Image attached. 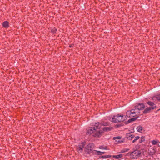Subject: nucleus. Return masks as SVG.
<instances>
[{
	"mask_svg": "<svg viewBox=\"0 0 160 160\" xmlns=\"http://www.w3.org/2000/svg\"><path fill=\"white\" fill-rule=\"evenodd\" d=\"M141 153V151H133L130 154V158L132 159L137 158Z\"/></svg>",
	"mask_w": 160,
	"mask_h": 160,
	"instance_id": "nucleus-3",
	"label": "nucleus"
},
{
	"mask_svg": "<svg viewBox=\"0 0 160 160\" xmlns=\"http://www.w3.org/2000/svg\"><path fill=\"white\" fill-rule=\"evenodd\" d=\"M135 109L136 110L137 109L138 110H142L143 109L145 108V105L143 103H140L138 104V105L135 106Z\"/></svg>",
	"mask_w": 160,
	"mask_h": 160,
	"instance_id": "nucleus-5",
	"label": "nucleus"
},
{
	"mask_svg": "<svg viewBox=\"0 0 160 160\" xmlns=\"http://www.w3.org/2000/svg\"><path fill=\"white\" fill-rule=\"evenodd\" d=\"M140 138V137L138 136L135 137L134 139L132 141V142H134L138 140Z\"/></svg>",
	"mask_w": 160,
	"mask_h": 160,
	"instance_id": "nucleus-24",
	"label": "nucleus"
},
{
	"mask_svg": "<svg viewBox=\"0 0 160 160\" xmlns=\"http://www.w3.org/2000/svg\"><path fill=\"white\" fill-rule=\"evenodd\" d=\"M111 157V155H106L101 156L99 158H110Z\"/></svg>",
	"mask_w": 160,
	"mask_h": 160,
	"instance_id": "nucleus-17",
	"label": "nucleus"
},
{
	"mask_svg": "<svg viewBox=\"0 0 160 160\" xmlns=\"http://www.w3.org/2000/svg\"><path fill=\"white\" fill-rule=\"evenodd\" d=\"M102 131L101 130H99L98 132H97V133L93 135V136L94 137H99L101 135V133H102Z\"/></svg>",
	"mask_w": 160,
	"mask_h": 160,
	"instance_id": "nucleus-11",
	"label": "nucleus"
},
{
	"mask_svg": "<svg viewBox=\"0 0 160 160\" xmlns=\"http://www.w3.org/2000/svg\"><path fill=\"white\" fill-rule=\"evenodd\" d=\"M99 148L100 149L106 150L107 149V147L104 145H102L100 146Z\"/></svg>",
	"mask_w": 160,
	"mask_h": 160,
	"instance_id": "nucleus-18",
	"label": "nucleus"
},
{
	"mask_svg": "<svg viewBox=\"0 0 160 160\" xmlns=\"http://www.w3.org/2000/svg\"><path fill=\"white\" fill-rule=\"evenodd\" d=\"M114 143L118 144L121 143L123 142H124V140H114Z\"/></svg>",
	"mask_w": 160,
	"mask_h": 160,
	"instance_id": "nucleus-12",
	"label": "nucleus"
},
{
	"mask_svg": "<svg viewBox=\"0 0 160 160\" xmlns=\"http://www.w3.org/2000/svg\"><path fill=\"white\" fill-rule=\"evenodd\" d=\"M57 31V29L56 28H54L51 31L52 33H54L56 32Z\"/></svg>",
	"mask_w": 160,
	"mask_h": 160,
	"instance_id": "nucleus-26",
	"label": "nucleus"
},
{
	"mask_svg": "<svg viewBox=\"0 0 160 160\" xmlns=\"http://www.w3.org/2000/svg\"><path fill=\"white\" fill-rule=\"evenodd\" d=\"M96 151V153L98 155H101L102 154L105 153V152H101L99 151Z\"/></svg>",
	"mask_w": 160,
	"mask_h": 160,
	"instance_id": "nucleus-21",
	"label": "nucleus"
},
{
	"mask_svg": "<svg viewBox=\"0 0 160 160\" xmlns=\"http://www.w3.org/2000/svg\"><path fill=\"white\" fill-rule=\"evenodd\" d=\"M95 126L93 128L89 127L87 129V133H92L96 131V129H99L101 124L99 122L95 123Z\"/></svg>",
	"mask_w": 160,
	"mask_h": 160,
	"instance_id": "nucleus-2",
	"label": "nucleus"
},
{
	"mask_svg": "<svg viewBox=\"0 0 160 160\" xmlns=\"http://www.w3.org/2000/svg\"><path fill=\"white\" fill-rule=\"evenodd\" d=\"M85 142H82V145H79V148H80V150H82L83 148V146L85 145Z\"/></svg>",
	"mask_w": 160,
	"mask_h": 160,
	"instance_id": "nucleus-16",
	"label": "nucleus"
},
{
	"mask_svg": "<svg viewBox=\"0 0 160 160\" xmlns=\"http://www.w3.org/2000/svg\"><path fill=\"white\" fill-rule=\"evenodd\" d=\"M126 116L124 115H119L114 116L113 117L110 119V120L114 122H118L123 121L125 120Z\"/></svg>",
	"mask_w": 160,
	"mask_h": 160,
	"instance_id": "nucleus-1",
	"label": "nucleus"
},
{
	"mask_svg": "<svg viewBox=\"0 0 160 160\" xmlns=\"http://www.w3.org/2000/svg\"><path fill=\"white\" fill-rule=\"evenodd\" d=\"M156 98L158 100H160V95H157L156 96L154 97L153 98V99Z\"/></svg>",
	"mask_w": 160,
	"mask_h": 160,
	"instance_id": "nucleus-23",
	"label": "nucleus"
},
{
	"mask_svg": "<svg viewBox=\"0 0 160 160\" xmlns=\"http://www.w3.org/2000/svg\"><path fill=\"white\" fill-rule=\"evenodd\" d=\"M3 26L5 28H7L8 27V23L7 21L4 22L2 24Z\"/></svg>",
	"mask_w": 160,
	"mask_h": 160,
	"instance_id": "nucleus-13",
	"label": "nucleus"
},
{
	"mask_svg": "<svg viewBox=\"0 0 160 160\" xmlns=\"http://www.w3.org/2000/svg\"><path fill=\"white\" fill-rule=\"evenodd\" d=\"M147 103L149 105L152 106V107H155V108H156V106H155L154 103L152 102L148 101L147 102Z\"/></svg>",
	"mask_w": 160,
	"mask_h": 160,
	"instance_id": "nucleus-15",
	"label": "nucleus"
},
{
	"mask_svg": "<svg viewBox=\"0 0 160 160\" xmlns=\"http://www.w3.org/2000/svg\"><path fill=\"white\" fill-rule=\"evenodd\" d=\"M94 147L93 143H91L85 147L86 150H92Z\"/></svg>",
	"mask_w": 160,
	"mask_h": 160,
	"instance_id": "nucleus-6",
	"label": "nucleus"
},
{
	"mask_svg": "<svg viewBox=\"0 0 160 160\" xmlns=\"http://www.w3.org/2000/svg\"><path fill=\"white\" fill-rule=\"evenodd\" d=\"M155 151H150V152H148L150 156H152L155 154Z\"/></svg>",
	"mask_w": 160,
	"mask_h": 160,
	"instance_id": "nucleus-22",
	"label": "nucleus"
},
{
	"mask_svg": "<svg viewBox=\"0 0 160 160\" xmlns=\"http://www.w3.org/2000/svg\"><path fill=\"white\" fill-rule=\"evenodd\" d=\"M102 124L103 126H107L108 125V124L107 123H102Z\"/></svg>",
	"mask_w": 160,
	"mask_h": 160,
	"instance_id": "nucleus-28",
	"label": "nucleus"
},
{
	"mask_svg": "<svg viewBox=\"0 0 160 160\" xmlns=\"http://www.w3.org/2000/svg\"><path fill=\"white\" fill-rule=\"evenodd\" d=\"M123 157L122 154H120L116 155H113L112 157L115 159H119L122 158Z\"/></svg>",
	"mask_w": 160,
	"mask_h": 160,
	"instance_id": "nucleus-9",
	"label": "nucleus"
},
{
	"mask_svg": "<svg viewBox=\"0 0 160 160\" xmlns=\"http://www.w3.org/2000/svg\"><path fill=\"white\" fill-rule=\"evenodd\" d=\"M135 109H132L130 111H128L126 112V116L128 118L134 117L136 115V112Z\"/></svg>",
	"mask_w": 160,
	"mask_h": 160,
	"instance_id": "nucleus-4",
	"label": "nucleus"
},
{
	"mask_svg": "<svg viewBox=\"0 0 160 160\" xmlns=\"http://www.w3.org/2000/svg\"><path fill=\"white\" fill-rule=\"evenodd\" d=\"M143 128L141 126H139L137 128V130L139 132H141Z\"/></svg>",
	"mask_w": 160,
	"mask_h": 160,
	"instance_id": "nucleus-14",
	"label": "nucleus"
},
{
	"mask_svg": "<svg viewBox=\"0 0 160 160\" xmlns=\"http://www.w3.org/2000/svg\"><path fill=\"white\" fill-rule=\"evenodd\" d=\"M151 143L153 145H157L159 143V141L158 140H154L151 141Z\"/></svg>",
	"mask_w": 160,
	"mask_h": 160,
	"instance_id": "nucleus-10",
	"label": "nucleus"
},
{
	"mask_svg": "<svg viewBox=\"0 0 160 160\" xmlns=\"http://www.w3.org/2000/svg\"><path fill=\"white\" fill-rule=\"evenodd\" d=\"M85 151V153L87 154H89L91 152V151Z\"/></svg>",
	"mask_w": 160,
	"mask_h": 160,
	"instance_id": "nucleus-27",
	"label": "nucleus"
},
{
	"mask_svg": "<svg viewBox=\"0 0 160 160\" xmlns=\"http://www.w3.org/2000/svg\"><path fill=\"white\" fill-rule=\"evenodd\" d=\"M121 138V137L120 136H118L116 137H114L113 138V140H120Z\"/></svg>",
	"mask_w": 160,
	"mask_h": 160,
	"instance_id": "nucleus-25",
	"label": "nucleus"
},
{
	"mask_svg": "<svg viewBox=\"0 0 160 160\" xmlns=\"http://www.w3.org/2000/svg\"><path fill=\"white\" fill-rule=\"evenodd\" d=\"M103 130L104 131H107L110 130L111 129L109 127H105L103 128Z\"/></svg>",
	"mask_w": 160,
	"mask_h": 160,
	"instance_id": "nucleus-20",
	"label": "nucleus"
},
{
	"mask_svg": "<svg viewBox=\"0 0 160 160\" xmlns=\"http://www.w3.org/2000/svg\"><path fill=\"white\" fill-rule=\"evenodd\" d=\"M145 141V138L144 137H142L139 140V142L141 143Z\"/></svg>",
	"mask_w": 160,
	"mask_h": 160,
	"instance_id": "nucleus-19",
	"label": "nucleus"
},
{
	"mask_svg": "<svg viewBox=\"0 0 160 160\" xmlns=\"http://www.w3.org/2000/svg\"><path fill=\"white\" fill-rule=\"evenodd\" d=\"M155 108V107H148L145 109L143 112V113H147L149 112L151 109H154Z\"/></svg>",
	"mask_w": 160,
	"mask_h": 160,
	"instance_id": "nucleus-7",
	"label": "nucleus"
},
{
	"mask_svg": "<svg viewBox=\"0 0 160 160\" xmlns=\"http://www.w3.org/2000/svg\"><path fill=\"white\" fill-rule=\"evenodd\" d=\"M126 151H122V153H123L124 152H125Z\"/></svg>",
	"mask_w": 160,
	"mask_h": 160,
	"instance_id": "nucleus-29",
	"label": "nucleus"
},
{
	"mask_svg": "<svg viewBox=\"0 0 160 160\" xmlns=\"http://www.w3.org/2000/svg\"><path fill=\"white\" fill-rule=\"evenodd\" d=\"M127 137L128 138L131 140L134 137V135L133 134H131L130 133H128L127 134Z\"/></svg>",
	"mask_w": 160,
	"mask_h": 160,
	"instance_id": "nucleus-8",
	"label": "nucleus"
}]
</instances>
